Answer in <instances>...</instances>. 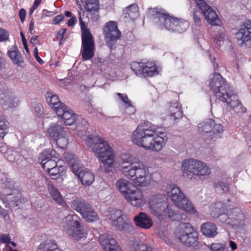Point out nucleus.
<instances>
[{
  "instance_id": "e433bc0d",
  "label": "nucleus",
  "mask_w": 251,
  "mask_h": 251,
  "mask_svg": "<svg viewBox=\"0 0 251 251\" xmlns=\"http://www.w3.org/2000/svg\"><path fill=\"white\" fill-rule=\"evenodd\" d=\"M1 202L4 204L5 208L10 207V205H12L14 203H16L17 205L18 202V199L17 197L15 196L13 194H10L6 196L5 199H0Z\"/></svg>"
},
{
  "instance_id": "2f4dec72",
  "label": "nucleus",
  "mask_w": 251,
  "mask_h": 251,
  "mask_svg": "<svg viewBox=\"0 0 251 251\" xmlns=\"http://www.w3.org/2000/svg\"><path fill=\"white\" fill-rule=\"evenodd\" d=\"M81 216L87 222L89 223L96 222L99 219L98 214L90 206Z\"/></svg>"
},
{
  "instance_id": "72a5a7b5",
  "label": "nucleus",
  "mask_w": 251,
  "mask_h": 251,
  "mask_svg": "<svg viewBox=\"0 0 251 251\" xmlns=\"http://www.w3.org/2000/svg\"><path fill=\"white\" fill-rule=\"evenodd\" d=\"M8 55L12 62L18 66H22L24 63V60L21 53L17 49H14L12 50L9 51Z\"/></svg>"
},
{
  "instance_id": "052dcab7",
  "label": "nucleus",
  "mask_w": 251,
  "mask_h": 251,
  "mask_svg": "<svg viewBox=\"0 0 251 251\" xmlns=\"http://www.w3.org/2000/svg\"><path fill=\"white\" fill-rule=\"evenodd\" d=\"M19 15L21 22L23 23L25 20V17L26 15L25 10L24 9H21L19 11Z\"/></svg>"
},
{
  "instance_id": "c756f323",
  "label": "nucleus",
  "mask_w": 251,
  "mask_h": 251,
  "mask_svg": "<svg viewBox=\"0 0 251 251\" xmlns=\"http://www.w3.org/2000/svg\"><path fill=\"white\" fill-rule=\"evenodd\" d=\"M37 251H60L56 242L52 240H47L41 243Z\"/></svg>"
},
{
  "instance_id": "58836bf2",
  "label": "nucleus",
  "mask_w": 251,
  "mask_h": 251,
  "mask_svg": "<svg viewBox=\"0 0 251 251\" xmlns=\"http://www.w3.org/2000/svg\"><path fill=\"white\" fill-rule=\"evenodd\" d=\"M164 197L162 195H151L148 199V204L149 205L150 210H151V201H152V204L154 207L163 201Z\"/></svg>"
},
{
  "instance_id": "aec40b11",
  "label": "nucleus",
  "mask_w": 251,
  "mask_h": 251,
  "mask_svg": "<svg viewBox=\"0 0 251 251\" xmlns=\"http://www.w3.org/2000/svg\"><path fill=\"white\" fill-rule=\"evenodd\" d=\"M166 191L168 197L175 206L186 197V195L175 184L169 185Z\"/></svg>"
},
{
  "instance_id": "8fccbe9b",
  "label": "nucleus",
  "mask_w": 251,
  "mask_h": 251,
  "mask_svg": "<svg viewBox=\"0 0 251 251\" xmlns=\"http://www.w3.org/2000/svg\"><path fill=\"white\" fill-rule=\"evenodd\" d=\"M201 12L198 10L194 11L193 19L194 20V22L197 25H200L201 23Z\"/></svg>"
},
{
  "instance_id": "4d7b16f0",
  "label": "nucleus",
  "mask_w": 251,
  "mask_h": 251,
  "mask_svg": "<svg viewBox=\"0 0 251 251\" xmlns=\"http://www.w3.org/2000/svg\"><path fill=\"white\" fill-rule=\"evenodd\" d=\"M64 158L67 161L70 163L71 164V163L74 162V160H76V159L75 157V155L69 152H65L64 153Z\"/></svg>"
},
{
  "instance_id": "a18cd8bd",
  "label": "nucleus",
  "mask_w": 251,
  "mask_h": 251,
  "mask_svg": "<svg viewBox=\"0 0 251 251\" xmlns=\"http://www.w3.org/2000/svg\"><path fill=\"white\" fill-rule=\"evenodd\" d=\"M2 176H3L1 180V183L3 184L2 187L12 189L14 186V181L11 179L7 178L4 175H2Z\"/></svg>"
},
{
  "instance_id": "5fc2aeb1",
  "label": "nucleus",
  "mask_w": 251,
  "mask_h": 251,
  "mask_svg": "<svg viewBox=\"0 0 251 251\" xmlns=\"http://www.w3.org/2000/svg\"><path fill=\"white\" fill-rule=\"evenodd\" d=\"M11 238L8 234H3L0 235V242L2 243L7 244L10 242Z\"/></svg>"
},
{
  "instance_id": "bb28decb",
  "label": "nucleus",
  "mask_w": 251,
  "mask_h": 251,
  "mask_svg": "<svg viewBox=\"0 0 251 251\" xmlns=\"http://www.w3.org/2000/svg\"><path fill=\"white\" fill-rule=\"evenodd\" d=\"M81 184L85 186H89L95 180V176L90 170L85 169L79 175Z\"/></svg>"
},
{
  "instance_id": "5701e85b",
  "label": "nucleus",
  "mask_w": 251,
  "mask_h": 251,
  "mask_svg": "<svg viewBox=\"0 0 251 251\" xmlns=\"http://www.w3.org/2000/svg\"><path fill=\"white\" fill-rule=\"evenodd\" d=\"M46 185L48 192L52 200L59 205H64L65 201L62 195L52 183L50 181H48Z\"/></svg>"
},
{
  "instance_id": "6e6d98bb",
  "label": "nucleus",
  "mask_w": 251,
  "mask_h": 251,
  "mask_svg": "<svg viewBox=\"0 0 251 251\" xmlns=\"http://www.w3.org/2000/svg\"><path fill=\"white\" fill-rule=\"evenodd\" d=\"M8 32L3 29H0V41H6L8 39Z\"/></svg>"
},
{
  "instance_id": "9d476101",
  "label": "nucleus",
  "mask_w": 251,
  "mask_h": 251,
  "mask_svg": "<svg viewBox=\"0 0 251 251\" xmlns=\"http://www.w3.org/2000/svg\"><path fill=\"white\" fill-rule=\"evenodd\" d=\"M84 11L79 12V21L82 32V58L84 60L91 59L94 55L95 43L92 34L86 28L85 23L82 21L81 14Z\"/></svg>"
},
{
  "instance_id": "a211bd4d",
  "label": "nucleus",
  "mask_w": 251,
  "mask_h": 251,
  "mask_svg": "<svg viewBox=\"0 0 251 251\" xmlns=\"http://www.w3.org/2000/svg\"><path fill=\"white\" fill-rule=\"evenodd\" d=\"M237 43L239 45H247L251 43V22H248L243 25L235 34Z\"/></svg>"
},
{
  "instance_id": "f8f14e48",
  "label": "nucleus",
  "mask_w": 251,
  "mask_h": 251,
  "mask_svg": "<svg viewBox=\"0 0 251 251\" xmlns=\"http://www.w3.org/2000/svg\"><path fill=\"white\" fill-rule=\"evenodd\" d=\"M47 132L50 138L60 148H65L68 144L67 132L58 123H52L47 128Z\"/></svg>"
},
{
  "instance_id": "338daca9",
  "label": "nucleus",
  "mask_w": 251,
  "mask_h": 251,
  "mask_svg": "<svg viewBox=\"0 0 251 251\" xmlns=\"http://www.w3.org/2000/svg\"><path fill=\"white\" fill-rule=\"evenodd\" d=\"M228 246L231 248V250L232 251H235L237 248V245H236V243L232 240H230L229 241Z\"/></svg>"
},
{
  "instance_id": "4be33fe9",
  "label": "nucleus",
  "mask_w": 251,
  "mask_h": 251,
  "mask_svg": "<svg viewBox=\"0 0 251 251\" xmlns=\"http://www.w3.org/2000/svg\"><path fill=\"white\" fill-rule=\"evenodd\" d=\"M135 225L144 229H149L153 225L152 219L146 213L140 212L134 217Z\"/></svg>"
},
{
  "instance_id": "13d9d810",
  "label": "nucleus",
  "mask_w": 251,
  "mask_h": 251,
  "mask_svg": "<svg viewBox=\"0 0 251 251\" xmlns=\"http://www.w3.org/2000/svg\"><path fill=\"white\" fill-rule=\"evenodd\" d=\"M66 29L65 28H61L57 33L56 37L57 39L59 41L60 44H61V43L64 41L63 37L66 32Z\"/></svg>"
},
{
  "instance_id": "7c9ffc66",
  "label": "nucleus",
  "mask_w": 251,
  "mask_h": 251,
  "mask_svg": "<svg viewBox=\"0 0 251 251\" xmlns=\"http://www.w3.org/2000/svg\"><path fill=\"white\" fill-rule=\"evenodd\" d=\"M123 15L124 18L129 17L133 20L136 18L138 15V6L136 4H132L123 9Z\"/></svg>"
},
{
  "instance_id": "473e14b6",
  "label": "nucleus",
  "mask_w": 251,
  "mask_h": 251,
  "mask_svg": "<svg viewBox=\"0 0 251 251\" xmlns=\"http://www.w3.org/2000/svg\"><path fill=\"white\" fill-rule=\"evenodd\" d=\"M47 101L50 107L54 109L56 113L57 109L63 107V105H65L64 103L60 101L58 97L56 95H52L50 93L47 94Z\"/></svg>"
},
{
  "instance_id": "6ab92c4d",
  "label": "nucleus",
  "mask_w": 251,
  "mask_h": 251,
  "mask_svg": "<svg viewBox=\"0 0 251 251\" xmlns=\"http://www.w3.org/2000/svg\"><path fill=\"white\" fill-rule=\"evenodd\" d=\"M99 240L105 251H123L116 241L108 234L100 235Z\"/></svg>"
},
{
  "instance_id": "864d4df0",
  "label": "nucleus",
  "mask_w": 251,
  "mask_h": 251,
  "mask_svg": "<svg viewBox=\"0 0 251 251\" xmlns=\"http://www.w3.org/2000/svg\"><path fill=\"white\" fill-rule=\"evenodd\" d=\"M214 52L213 51H209V57L210 60L211 62L213 63V66L215 70H217V68L218 67V64L215 62L216 57L214 54Z\"/></svg>"
},
{
  "instance_id": "39448f33",
  "label": "nucleus",
  "mask_w": 251,
  "mask_h": 251,
  "mask_svg": "<svg viewBox=\"0 0 251 251\" xmlns=\"http://www.w3.org/2000/svg\"><path fill=\"white\" fill-rule=\"evenodd\" d=\"M115 185L124 199L132 206L141 207L146 204V201L141 190L137 188L132 189L133 184L128 180L119 178Z\"/></svg>"
},
{
  "instance_id": "c9c22d12",
  "label": "nucleus",
  "mask_w": 251,
  "mask_h": 251,
  "mask_svg": "<svg viewBox=\"0 0 251 251\" xmlns=\"http://www.w3.org/2000/svg\"><path fill=\"white\" fill-rule=\"evenodd\" d=\"M85 10L89 12L96 11L99 8L98 0H80Z\"/></svg>"
},
{
  "instance_id": "ea45409f",
  "label": "nucleus",
  "mask_w": 251,
  "mask_h": 251,
  "mask_svg": "<svg viewBox=\"0 0 251 251\" xmlns=\"http://www.w3.org/2000/svg\"><path fill=\"white\" fill-rule=\"evenodd\" d=\"M70 168L73 173L77 176H78L85 169L82 167V164L77 160H74V162L71 163Z\"/></svg>"
},
{
  "instance_id": "1a4fd4ad",
  "label": "nucleus",
  "mask_w": 251,
  "mask_h": 251,
  "mask_svg": "<svg viewBox=\"0 0 251 251\" xmlns=\"http://www.w3.org/2000/svg\"><path fill=\"white\" fill-rule=\"evenodd\" d=\"M176 237L187 246H195L198 243V232L187 222L181 223L175 231Z\"/></svg>"
},
{
  "instance_id": "de8ad7c7",
  "label": "nucleus",
  "mask_w": 251,
  "mask_h": 251,
  "mask_svg": "<svg viewBox=\"0 0 251 251\" xmlns=\"http://www.w3.org/2000/svg\"><path fill=\"white\" fill-rule=\"evenodd\" d=\"M226 35L224 33H219L215 34L213 36L214 41L216 42L218 46H221L222 42H223L225 39Z\"/></svg>"
},
{
  "instance_id": "37998d69",
  "label": "nucleus",
  "mask_w": 251,
  "mask_h": 251,
  "mask_svg": "<svg viewBox=\"0 0 251 251\" xmlns=\"http://www.w3.org/2000/svg\"><path fill=\"white\" fill-rule=\"evenodd\" d=\"M3 100L5 104L8 105L10 107L17 106L19 104V101L17 98L9 95L4 96Z\"/></svg>"
},
{
  "instance_id": "2eb2a0df",
  "label": "nucleus",
  "mask_w": 251,
  "mask_h": 251,
  "mask_svg": "<svg viewBox=\"0 0 251 251\" xmlns=\"http://www.w3.org/2000/svg\"><path fill=\"white\" fill-rule=\"evenodd\" d=\"M39 160L43 169L48 172L55 166L59 160V155L54 150L48 149L44 150L40 154Z\"/></svg>"
},
{
  "instance_id": "f03ea898",
  "label": "nucleus",
  "mask_w": 251,
  "mask_h": 251,
  "mask_svg": "<svg viewBox=\"0 0 251 251\" xmlns=\"http://www.w3.org/2000/svg\"><path fill=\"white\" fill-rule=\"evenodd\" d=\"M132 143L146 150L159 152L166 145L168 137L163 131L154 126L148 127L145 125H139L132 132Z\"/></svg>"
},
{
  "instance_id": "4468645a",
  "label": "nucleus",
  "mask_w": 251,
  "mask_h": 251,
  "mask_svg": "<svg viewBox=\"0 0 251 251\" xmlns=\"http://www.w3.org/2000/svg\"><path fill=\"white\" fill-rule=\"evenodd\" d=\"M109 220L112 226L124 233H128L133 230V227L131 223L126 218L121 210L111 211Z\"/></svg>"
},
{
  "instance_id": "603ef678",
  "label": "nucleus",
  "mask_w": 251,
  "mask_h": 251,
  "mask_svg": "<svg viewBox=\"0 0 251 251\" xmlns=\"http://www.w3.org/2000/svg\"><path fill=\"white\" fill-rule=\"evenodd\" d=\"M0 216H1L5 221H8L10 220L8 211L1 208L0 206Z\"/></svg>"
},
{
  "instance_id": "e2e57ef3",
  "label": "nucleus",
  "mask_w": 251,
  "mask_h": 251,
  "mask_svg": "<svg viewBox=\"0 0 251 251\" xmlns=\"http://www.w3.org/2000/svg\"><path fill=\"white\" fill-rule=\"evenodd\" d=\"M33 53H34V57L36 58L37 62H38L40 63H42L43 62V61H42V60L39 57V56L38 55V49L37 48H35L34 49Z\"/></svg>"
},
{
  "instance_id": "0e129e2a",
  "label": "nucleus",
  "mask_w": 251,
  "mask_h": 251,
  "mask_svg": "<svg viewBox=\"0 0 251 251\" xmlns=\"http://www.w3.org/2000/svg\"><path fill=\"white\" fill-rule=\"evenodd\" d=\"M76 23V18L75 17H72L67 22V25L68 26H74Z\"/></svg>"
},
{
  "instance_id": "680f3d73",
  "label": "nucleus",
  "mask_w": 251,
  "mask_h": 251,
  "mask_svg": "<svg viewBox=\"0 0 251 251\" xmlns=\"http://www.w3.org/2000/svg\"><path fill=\"white\" fill-rule=\"evenodd\" d=\"M8 151L6 145L3 143H0V152L2 153H6Z\"/></svg>"
},
{
  "instance_id": "f3484780",
  "label": "nucleus",
  "mask_w": 251,
  "mask_h": 251,
  "mask_svg": "<svg viewBox=\"0 0 251 251\" xmlns=\"http://www.w3.org/2000/svg\"><path fill=\"white\" fill-rule=\"evenodd\" d=\"M103 33L107 45L110 48H112L121 36V32L115 21H111L105 24L103 28Z\"/></svg>"
},
{
  "instance_id": "c03bdc74",
  "label": "nucleus",
  "mask_w": 251,
  "mask_h": 251,
  "mask_svg": "<svg viewBox=\"0 0 251 251\" xmlns=\"http://www.w3.org/2000/svg\"><path fill=\"white\" fill-rule=\"evenodd\" d=\"M115 99L117 101L122 102L125 106L129 104V103L131 102L126 94L117 93L115 94Z\"/></svg>"
},
{
  "instance_id": "9b49d317",
  "label": "nucleus",
  "mask_w": 251,
  "mask_h": 251,
  "mask_svg": "<svg viewBox=\"0 0 251 251\" xmlns=\"http://www.w3.org/2000/svg\"><path fill=\"white\" fill-rule=\"evenodd\" d=\"M152 202L151 201V210H150L151 212L160 220H166L167 218L177 221H187L188 220L186 214H183L180 215L176 213L167 202L163 201L156 207H154Z\"/></svg>"
},
{
  "instance_id": "bf43d9fd",
  "label": "nucleus",
  "mask_w": 251,
  "mask_h": 251,
  "mask_svg": "<svg viewBox=\"0 0 251 251\" xmlns=\"http://www.w3.org/2000/svg\"><path fill=\"white\" fill-rule=\"evenodd\" d=\"M64 19V17L63 15H58L53 18L52 21L53 25H57L60 22L62 21Z\"/></svg>"
},
{
  "instance_id": "f704fd0d",
  "label": "nucleus",
  "mask_w": 251,
  "mask_h": 251,
  "mask_svg": "<svg viewBox=\"0 0 251 251\" xmlns=\"http://www.w3.org/2000/svg\"><path fill=\"white\" fill-rule=\"evenodd\" d=\"M214 125V121L212 119H208L206 121L200 123L198 125L199 130L201 132H204L212 135L213 126Z\"/></svg>"
},
{
  "instance_id": "774afa93",
  "label": "nucleus",
  "mask_w": 251,
  "mask_h": 251,
  "mask_svg": "<svg viewBox=\"0 0 251 251\" xmlns=\"http://www.w3.org/2000/svg\"><path fill=\"white\" fill-rule=\"evenodd\" d=\"M53 15L52 12L49 11L47 10L44 9L42 11V16L44 17H50Z\"/></svg>"
},
{
  "instance_id": "dca6fc26",
  "label": "nucleus",
  "mask_w": 251,
  "mask_h": 251,
  "mask_svg": "<svg viewBox=\"0 0 251 251\" xmlns=\"http://www.w3.org/2000/svg\"><path fill=\"white\" fill-rule=\"evenodd\" d=\"M195 2L201 10L207 22L211 25H220L221 21L216 12L204 0H195Z\"/></svg>"
},
{
  "instance_id": "20e7f679",
  "label": "nucleus",
  "mask_w": 251,
  "mask_h": 251,
  "mask_svg": "<svg viewBox=\"0 0 251 251\" xmlns=\"http://www.w3.org/2000/svg\"><path fill=\"white\" fill-rule=\"evenodd\" d=\"M149 15L153 18L154 22L161 29H166L177 33L183 32L188 27L189 24L182 19L171 17L162 9H149Z\"/></svg>"
},
{
  "instance_id": "393cba45",
  "label": "nucleus",
  "mask_w": 251,
  "mask_h": 251,
  "mask_svg": "<svg viewBox=\"0 0 251 251\" xmlns=\"http://www.w3.org/2000/svg\"><path fill=\"white\" fill-rule=\"evenodd\" d=\"M201 230L202 234L209 238L214 237L218 234L216 226L211 222H206L201 226Z\"/></svg>"
},
{
  "instance_id": "a878e982",
  "label": "nucleus",
  "mask_w": 251,
  "mask_h": 251,
  "mask_svg": "<svg viewBox=\"0 0 251 251\" xmlns=\"http://www.w3.org/2000/svg\"><path fill=\"white\" fill-rule=\"evenodd\" d=\"M176 206L190 214H195L197 213V210L193 203L186 196Z\"/></svg>"
},
{
  "instance_id": "09e8293b",
  "label": "nucleus",
  "mask_w": 251,
  "mask_h": 251,
  "mask_svg": "<svg viewBox=\"0 0 251 251\" xmlns=\"http://www.w3.org/2000/svg\"><path fill=\"white\" fill-rule=\"evenodd\" d=\"M125 106V112L128 115L133 114L136 111L135 107L131 104V102L129 103V104H126Z\"/></svg>"
},
{
  "instance_id": "b1692460",
  "label": "nucleus",
  "mask_w": 251,
  "mask_h": 251,
  "mask_svg": "<svg viewBox=\"0 0 251 251\" xmlns=\"http://www.w3.org/2000/svg\"><path fill=\"white\" fill-rule=\"evenodd\" d=\"M168 115L170 120L174 122L181 118L182 112L181 106L177 101L171 102L168 107Z\"/></svg>"
},
{
  "instance_id": "cd10ccee",
  "label": "nucleus",
  "mask_w": 251,
  "mask_h": 251,
  "mask_svg": "<svg viewBox=\"0 0 251 251\" xmlns=\"http://www.w3.org/2000/svg\"><path fill=\"white\" fill-rule=\"evenodd\" d=\"M66 170L67 169L65 166L62 165L57 166L56 164L55 166L50 170L48 173L50 176L55 177H52V179H61L60 181H62L63 180V176H64V173L66 172Z\"/></svg>"
},
{
  "instance_id": "7ed1b4c3",
  "label": "nucleus",
  "mask_w": 251,
  "mask_h": 251,
  "mask_svg": "<svg viewBox=\"0 0 251 251\" xmlns=\"http://www.w3.org/2000/svg\"><path fill=\"white\" fill-rule=\"evenodd\" d=\"M209 86L220 100L226 102L235 112H246V109L239 101L237 95L229 90L225 79L220 74L214 73L209 76Z\"/></svg>"
},
{
  "instance_id": "79ce46f5",
  "label": "nucleus",
  "mask_w": 251,
  "mask_h": 251,
  "mask_svg": "<svg viewBox=\"0 0 251 251\" xmlns=\"http://www.w3.org/2000/svg\"><path fill=\"white\" fill-rule=\"evenodd\" d=\"M9 126L4 118H0V137L3 138L8 132Z\"/></svg>"
},
{
  "instance_id": "423d86ee",
  "label": "nucleus",
  "mask_w": 251,
  "mask_h": 251,
  "mask_svg": "<svg viewBox=\"0 0 251 251\" xmlns=\"http://www.w3.org/2000/svg\"><path fill=\"white\" fill-rule=\"evenodd\" d=\"M214 216L219 221L232 226H239L242 224L244 215L241 210L237 207H234L233 205L227 203L226 206L221 202H218L215 205Z\"/></svg>"
},
{
  "instance_id": "49530a36",
  "label": "nucleus",
  "mask_w": 251,
  "mask_h": 251,
  "mask_svg": "<svg viewBox=\"0 0 251 251\" xmlns=\"http://www.w3.org/2000/svg\"><path fill=\"white\" fill-rule=\"evenodd\" d=\"M210 249L212 251H228L227 248L222 244H213L210 246Z\"/></svg>"
},
{
  "instance_id": "412c9836",
  "label": "nucleus",
  "mask_w": 251,
  "mask_h": 251,
  "mask_svg": "<svg viewBox=\"0 0 251 251\" xmlns=\"http://www.w3.org/2000/svg\"><path fill=\"white\" fill-rule=\"evenodd\" d=\"M56 114L61 117L64 123L67 125H71L75 121V115L73 111L65 105L57 109Z\"/></svg>"
},
{
  "instance_id": "4c0bfd02",
  "label": "nucleus",
  "mask_w": 251,
  "mask_h": 251,
  "mask_svg": "<svg viewBox=\"0 0 251 251\" xmlns=\"http://www.w3.org/2000/svg\"><path fill=\"white\" fill-rule=\"evenodd\" d=\"M132 251H154L152 248L141 242L134 241Z\"/></svg>"
},
{
  "instance_id": "0eeeda50",
  "label": "nucleus",
  "mask_w": 251,
  "mask_h": 251,
  "mask_svg": "<svg viewBox=\"0 0 251 251\" xmlns=\"http://www.w3.org/2000/svg\"><path fill=\"white\" fill-rule=\"evenodd\" d=\"M181 170L188 178L203 180L208 177L211 169L204 162L195 158L183 160L181 164Z\"/></svg>"
},
{
  "instance_id": "3c124183",
  "label": "nucleus",
  "mask_w": 251,
  "mask_h": 251,
  "mask_svg": "<svg viewBox=\"0 0 251 251\" xmlns=\"http://www.w3.org/2000/svg\"><path fill=\"white\" fill-rule=\"evenodd\" d=\"M215 187L217 188L221 189L224 192H226L228 191V185L227 183L223 181L219 182L215 184Z\"/></svg>"
},
{
  "instance_id": "ddd939ff",
  "label": "nucleus",
  "mask_w": 251,
  "mask_h": 251,
  "mask_svg": "<svg viewBox=\"0 0 251 251\" xmlns=\"http://www.w3.org/2000/svg\"><path fill=\"white\" fill-rule=\"evenodd\" d=\"M130 68L136 75L144 77L157 75L160 71L159 67L152 61L132 62L130 63Z\"/></svg>"
},
{
  "instance_id": "a19ab883",
  "label": "nucleus",
  "mask_w": 251,
  "mask_h": 251,
  "mask_svg": "<svg viewBox=\"0 0 251 251\" xmlns=\"http://www.w3.org/2000/svg\"><path fill=\"white\" fill-rule=\"evenodd\" d=\"M224 131V127L220 124H215L213 126L212 130V139H217L221 137V134Z\"/></svg>"
},
{
  "instance_id": "c85d7f7f",
  "label": "nucleus",
  "mask_w": 251,
  "mask_h": 251,
  "mask_svg": "<svg viewBox=\"0 0 251 251\" xmlns=\"http://www.w3.org/2000/svg\"><path fill=\"white\" fill-rule=\"evenodd\" d=\"M90 206V205L86 203L83 200L75 198L73 200L72 203V208L79 213L81 215Z\"/></svg>"
},
{
  "instance_id": "6e6552de",
  "label": "nucleus",
  "mask_w": 251,
  "mask_h": 251,
  "mask_svg": "<svg viewBox=\"0 0 251 251\" xmlns=\"http://www.w3.org/2000/svg\"><path fill=\"white\" fill-rule=\"evenodd\" d=\"M80 219L76 214H69L64 217L60 224L64 232L73 240L85 239L88 234L87 228L82 225Z\"/></svg>"
},
{
  "instance_id": "69168bd1",
  "label": "nucleus",
  "mask_w": 251,
  "mask_h": 251,
  "mask_svg": "<svg viewBox=\"0 0 251 251\" xmlns=\"http://www.w3.org/2000/svg\"><path fill=\"white\" fill-rule=\"evenodd\" d=\"M34 110L37 114L41 115L43 113V107L41 104H38L34 107Z\"/></svg>"
},
{
  "instance_id": "f257e3e1",
  "label": "nucleus",
  "mask_w": 251,
  "mask_h": 251,
  "mask_svg": "<svg viewBox=\"0 0 251 251\" xmlns=\"http://www.w3.org/2000/svg\"><path fill=\"white\" fill-rule=\"evenodd\" d=\"M78 135L89 149L94 153L100 162V167L105 172H114L118 168L123 176L139 187L149 186L151 177L148 167L138 158L129 153H123L115 161V153L111 145L104 138L86 131Z\"/></svg>"
}]
</instances>
